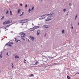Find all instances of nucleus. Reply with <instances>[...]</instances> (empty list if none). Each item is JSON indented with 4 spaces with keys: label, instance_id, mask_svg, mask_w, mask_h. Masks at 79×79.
<instances>
[{
    "label": "nucleus",
    "instance_id": "nucleus-1",
    "mask_svg": "<svg viewBox=\"0 0 79 79\" xmlns=\"http://www.w3.org/2000/svg\"><path fill=\"white\" fill-rule=\"evenodd\" d=\"M54 14H55L54 13H53L52 14H48L47 15H44L41 16V18H42V19H45L47 16H48V18L45 20V21H50V20L52 19H51V18H52V17H53Z\"/></svg>",
    "mask_w": 79,
    "mask_h": 79
},
{
    "label": "nucleus",
    "instance_id": "nucleus-2",
    "mask_svg": "<svg viewBox=\"0 0 79 79\" xmlns=\"http://www.w3.org/2000/svg\"><path fill=\"white\" fill-rule=\"evenodd\" d=\"M20 34L21 37H25L26 36V33L24 32H21Z\"/></svg>",
    "mask_w": 79,
    "mask_h": 79
},
{
    "label": "nucleus",
    "instance_id": "nucleus-3",
    "mask_svg": "<svg viewBox=\"0 0 79 79\" xmlns=\"http://www.w3.org/2000/svg\"><path fill=\"white\" fill-rule=\"evenodd\" d=\"M12 22V20H10L8 21H6V23L7 24H10V23H11Z\"/></svg>",
    "mask_w": 79,
    "mask_h": 79
},
{
    "label": "nucleus",
    "instance_id": "nucleus-4",
    "mask_svg": "<svg viewBox=\"0 0 79 79\" xmlns=\"http://www.w3.org/2000/svg\"><path fill=\"white\" fill-rule=\"evenodd\" d=\"M30 37L31 40H32V41H33L34 40V37H32V36H30Z\"/></svg>",
    "mask_w": 79,
    "mask_h": 79
},
{
    "label": "nucleus",
    "instance_id": "nucleus-5",
    "mask_svg": "<svg viewBox=\"0 0 79 79\" xmlns=\"http://www.w3.org/2000/svg\"><path fill=\"white\" fill-rule=\"evenodd\" d=\"M23 23H25L27 22V19L23 20Z\"/></svg>",
    "mask_w": 79,
    "mask_h": 79
},
{
    "label": "nucleus",
    "instance_id": "nucleus-6",
    "mask_svg": "<svg viewBox=\"0 0 79 79\" xmlns=\"http://www.w3.org/2000/svg\"><path fill=\"white\" fill-rule=\"evenodd\" d=\"M38 28H39V27L38 26H36L33 27V29H34V30H35V29H37Z\"/></svg>",
    "mask_w": 79,
    "mask_h": 79
},
{
    "label": "nucleus",
    "instance_id": "nucleus-7",
    "mask_svg": "<svg viewBox=\"0 0 79 79\" xmlns=\"http://www.w3.org/2000/svg\"><path fill=\"white\" fill-rule=\"evenodd\" d=\"M39 64V62L37 61H36V63L35 64H34V65H37V64Z\"/></svg>",
    "mask_w": 79,
    "mask_h": 79
},
{
    "label": "nucleus",
    "instance_id": "nucleus-8",
    "mask_svg": "<svg viewBox=\"0 0 79 79\" xmlns=\"http://www.w3.org/2000/svg\"><path fill=\"white\" fill-rule=\"evenodd\" d=\"M44 27L46 28V29H48V27L47 25H44Z\"/></svg>",
    "mask_w": 79,
    "mask_h": 79
},
{
    "label": "nucleus",
    "instance_id": "nucleus-9",
    "mask_svg": "<svg viewBox=\"0 0 79 79\" xmlns=\"http://www.w3.org/2000/svg\"><path fill=\"white\" fill-rule=\"evenodd\" d=\"M40 30H39L37 31V35H39V34H40Z\"/></svg>",
    "mask_w": 79,
    "mask_h": 79
},
{
    "label": "nucleus",
    "instance_id": "nucleus-10",
    "mask_svg": "<svg viewBox=\"0 0 79 79\" xmlns=\"http://www.w3.org/2000/svg\"><path fill=\"white\" fill-rule=\"evenodd\" d=\"M6 45H9V46H11V45L10 43H7L6 44Z\"/></svg>",
    "mask_w": 79,
    "mask_h": 79
},
{
    "label": "nucleus",
    "instance_id": "nucleus-11",
    "mask_svg": "<svg viewBox=\"0 0 79 79\" xmlns=\"http://www.w3.org/2000/svg\"><path fill=\"white\" fill-rule=\"evenodd\" d=\"M15 40L16 42H18L19 41H20L19 40H18V39L17 38H15Z\"/></svg>",
    "mask_w": 79,
    "mask_h": 79
},
{
    "label": "nucleus",
    "instance_id": "nucleus-12",
    "mask_svg": "<svg viewBox=\"0 0 79 79\" xmlns=\"http://www.w3.org/2000/svg\"><path fill=\"white\" fill-rule=\"evenodd\" d=\"M30 31H33L34 30V27L32 28H31L30 29Z\"/></svg>",
    "mask_w": 79,
    "mask_h": 79
},
{
    "label": "nucleus",
    "instance_id": "nucleus-13",
    "mask_svg": "<svg viewBox=\"0 0 79 79\" xmlns=\"http://www.w3.org/2000/svg\"><path fill=\"white\" fill-rule=\"evenodd\" d=\"M20 11H21V10H20V9H18V14H19V13H20Z\"/></svg>",
    "mask_w": 79,
    "mask_h": 79
},
{
    "label": "nucleus",
    "instance_id": "nucleus-14",
    "mask_svg": "<svg viewBox=\"0 0 79 79\" xmlns=\"http://www.w3.org/2000/svg\"><path fill=\"white\" fill-rule=\"evenodd\" d=\"M5 18V16H3L2 18L1 19V20H2V19H4V18Z\"/></svg>",
    "mask_w": 79,
    "mask_h": 79
},
{
    "label": "nucleus",
    "instance_id": "nucleus-15",
    "mask_svg": "<svg viewBox=\"0 0 79 79\" xmlns=\"http://www.w3.org/2000/svg\"><path fill=\"white\" fill-rule=\"evenodd\" d=\"M3 24H4V25H5V24H7L6 23V21L5 22L3 23Z\"/></svg>",
    "mask_w": 79,
    "mask_h": 79
},
{
    "label": "nucleus",
    "instance_id": "nucleus-16",
    "mask_svg": "<svg viewBox=\"0 0 79 79\" xmlns=\"http://www.w3.org/2000/svg\"><path fill=\"white\" fill-rule=\"evenodd\" d=\"M15 58H19V56H15Z\"/></svg>",
    "mask_w": 79,
    "mask_h": 79
},
{
    "label": "nucleus",
    "instance_id": "nucleus-17",
    "mask_svg": "<svg viewBox=\"0 0 79 79\" xmlns=\"http://www.w3.org/2000/svg\"><path fill=\"white\" fill-rule=\"evenodd\" d=\"M2 52L0 53V58H2Z\"/></svg>",
    "mask_w": 79,
    "mask_h": 79
},
{
    "label": "nucleus",
    "instance_id": "nucleus-18",
    "mask_svg": "<svg viewBox=\"0 0 79 79\" xmlns=\"http://www.w3.org/2000/svg\"><path fill=\"white\" fill-rule=\"evenodd\" d=\"M19 23H23V20L19 21Z\"/></svg>",
    "mask_w": 79,
    "mask_h": 79
},
{
    "label": "nucleus",
    "instance_id": "nucleus-19",
    "mask_svg": "<svg viewBox=\"0 0 79 79\" xmlns=\"http://www.w3.org/2000/svg\"><path fill=\"white\" fill-rule=\"evenodd\" d=\"M62 34H63V33H64V30H62Z\"/></svg>",
    "mask_w": 79,
    "mask_h": 79
},
{
    "label": "nucleus",
    "instance_id": "nucleus-20",
    "mask_svg": "<svg viewBox=\"0 0 79 79\" xmlns=\"http://www.w3.org/2000/svg\"><path fill=\"white\" fill-rule=\"evenodd\" d=\"M66 11V9H63V11L64 12H65V11Z\"/></svg>",
    "mask_w": 79,
    "mask_h": 79
},
{
    "label": "nucleus",
    "instance_id": "nucleus-21",
    "mask_svg": "<svg viewBox=\"0 0 79 79\" xmlns=\"http://www.w3.org/2000/svg\"><path fill=\"white\" fill-rule=\"evenodd\" d=\"M77 15H76L75 18V20H76L77 19Z\"/></svg>",
    "mask_w": 79,
    "mask_h": 79
},
{
    "label": "nucleus",
    "instance_id": "nucleus-22",
    "mask_svg": "<svg viewBox=\"0 0 79 79\" xmlns=\"http://www.w3.org/2000/svg\"><path fill=\"white\" fill-rule=\"evenodd\" d=\"M11 64H12V68H14V66L13 65V63H11Z\"/></svg>",
    "mask_w": 79,
    "mask_h": 79
},
{
    "label": "nucleus",
    "instance_id": "nucleus-23",
    "mask_svg": "<svg viewBox=\"0 0 79 79\" xmlns=\"http://www.w3.org/2000/svg\"><path fill=\"white\" fill-rule=\"evenodd\" d=\"M34 7L33 6V7H32L31 9V11H32V10H34Z\"/></svg>",
    "mask_w": 79,
    "mask_h": 79
},
{
    "label": "nucleus",
    "instance_id": "nucleus-24",
    "mask_svg": "<svg viewBox=\"0 0 79 79\" xmlns=\"http://www.w3.org/2000/svg\"><path fill=\"white\" fill-rule=\"evenodd\" d=\"M39 19H40V20H42V19H43L42 17L39 18Z\"/></svg>",
    "mask_w": 79,
    "mask_h": 79
},
{
    "label": "nucleus",
    "instance_id": "nucleus-25",
    "mask_svg": "<svg viewBox=\"0 0 79 79\" xmlns=\"http://www.w3.org/2000/svg\"><path fill=\"white\" fill-rule=\"evenodd\" d=\"M6 55L7 56H9V55L8 54V53L7 52Z\"/></svg>",
    "mask_w": 79,
    "mask_h": 79
},
{
    "label": "nucleus",
    "instance_id": "nucleus-26",
    "mask_svg": "<svg viewBox=\"0 0 79 79\" xmlns=\"http://www.w3.org/2000/svg\"><path fill=\"white\" fill-rule=\"evenodd\" d=\"M10 15H12V12H11V11H10Z\"/></svg>",
    "mask_w": 79,
    "mask_h": 79
},
{
    "label": "nucleus",
    "instance_id": "nucleus-27",
    "mask_svg": "<svg viewBox=\"0 0 79 79\" xmlns=\"http://www.w3.org/2000/svg\"><path fill=\"white\" fill-rule=\"evenodd\" d=\"M67 77L68 79H70V77H69V76H67Z\"/></svg>",
    "mask_w": 79,
    "mask_h": 79
},
{
    "label": "nucleus",
    "instance_id": "nucleus-28",
    "mask_svg": "<svg viewBox=\"0 0 79 79\" xmlns=\"http://www.w3.org/2000/svg\"><path fill=\"white\" fill-rule=\"evenodd\" d=\"M46 35H47V33H45L44 35L45 37H46Z\"/></svg>",
    "mask_w": 79,
    "mask_h": 79
},
{
    "label": "nucleus",
    "instance_id": "nucleus-29",
    "mask_svg": "<svg viewBox=\"0 0 79 79\" xmlns=\"http://www.w3.org/2000/svg\"><path fill=\"white\" fill-rule=\"evenodd\" d=\"M29 11L30 12V11H31V9H29Z\"/></svg>",
    "mask_w": 79,
    "mask_h": 79
},
{
    "label": "nucleus",
    "instance_id": "nucleus-30",
    "mask_svg": "<svg viewBox=\"0 0 79 79\" xmlns=\"http://www.w3.org/2000/svg\"><path fill=\"white\" fill-rule=\"evenodd\" d=\"M8 12H9L8 10H7L6 13V14H8Z\"/></svg>",
    "mask_w": 79,
    "mask_h": 79
},
{
    "label": "nucleus",
    "instance_id": "nucleus-31",
    "mask_svg": "<svg viewBox=\"0 0 79 79\" xmlns=\"http://www.w3.org/2000/svg\"><path fill=\"white\" fill-rule=\"evenodd\" d=\"M31 76H34V74H31Z\"/></svg>",
    "mask_w": 79,
    "mask_h": 79
},
{
    "label": "nucleus",
    "instance_id": "nucleus-32",
    "mask_svg": "<svg viewBox=\"0 0 79 79\" xmlns=\"http://www.w3.org/2000/svg\"><path fill=\"white\" fill-rule=\"evenodd\" d=\"M22 39H23V40H25V39H24V38H23V37H22Z\"/></svg>",
    "mask_w": 79,
    "mask_h": 79
},
{
    "label": "nucleus",
    "instance_id": "nucleus-33",
    "mask_svg": "<svg viewBox=\"0 0 79 79\" xmlns=\"http://www.w3.org/2000/svg\"><path fill=\"white\" fill-rule=\"evenodd\" d=\"M28 76H29V77H31V75H28Z\"/></svg>",
    "mask_w": 79,
    "mask_h": 79
},
{
    "label": "nucleus",
    "instance_id": "nucleus-34",
    "mask_svg": "<svg viewBox=\"0 0 79 79\" xmlns=\"http://www.w3.org/2000/svg\"><path fill=\"white\" fill-rule=\"evenodd\" d=\"M69 5L70 6H71V3H70Z\"/></svg>",
    "mask_w": 79,
    "mask_h": 79
},
{
    "label": "nucleus",
    "instance_id": "nucleus-35",
    "mask_svg": "<svg viewBox=\"0 0 79 79\" xmlns=\"http://www.w3.org/2000/svg\"><path fill=\"white\" fill-rule=\"evenodd\" d=\"M27 5H26L25 6L26 8L27 7Z\"/></svg>",
    "mask_w": 79,
    "mask_h": 79
},
{
    "label": "nucleus",
    "instance_id": "nucleus-36",
    "mask_svg": "<svg viewBox=\"0 0 79 79\" xmlns=\"http://www.w3.org/2000/svg\"><path fill=\"white\" fill-rule=\"evenodd\" d=\"M71 28H72V29H73V27H72Z\"/></svg>",
    "mask_w": 79,
    "mask_h": 79
},
{
    "label": "nucleus",
    "instance_id": "nucleus-37",
    "mask_svg": "<svg viewBox=\"0 0 79 79\" xmlns=\"http://www.w3.org/2000/svg\"><path fill=\"white\" fill-rule=\"evenodd\" d=\"M23 15H20V16H22Z\"/></svg>",
    "mask_w": 79,
    "mask_h": 79
},
{
    "label": "nucleus",
    "instance_id": "nucleus-38",
    "mask_svg": "<svg viewBox=\"0 0 79 79\" xmlns=\"http://www.w3.org/2000/svg\"><path fill=\"white\" fill-rule=\"evenodd\" d=\"M10 44H13V43H12V42L10 43Z\"/></svg>",
    "mask_w": 79,
    "mask_h": 79
},
{
    "label": "nucleus",
    "instance_id": "nucleus-39",
    "mask_svg": "<svg viewBox=\"0 0 79 79\" xmlns=\"http://www.w3.org/2000/svg\"><path fill=\"white\" fill-rule=\"evenodd\" d=\"M20 6H22V4H20Z\"/></svg>",
    "mask_w": 79,
    "mask_h": 79
},
{
    "label": "nucleus",
    "instance_id": "nucleus-40",
    "mask_svg": "<svg viewBox=\"0 0 79 79\" xmlns=\"http://www.w3.org/2000/svg\"><path fill=\"white\" fill-rule=\"evenodd\" d=\"M24 61H26V60L25 59L24 60Z\"/></svg>",
    "mask_w": 79,
    "mask_h": 79
},
{
    "label": "nucleus",
    "instance_id": "nucleus-41",
    "mask_svg": "<svg viewBox=\"0 0 79 79\" xmlns=\"http://www.w3.org/2000/svg\"><path fill=\"white\" fill-rule=\"evenodd\" d=\"M24 63H26V62H24Z\"/></svg>",
    "mask_w": 79,
    "mask_h": 79
},
{
    "label": "nucleus",
    "instance_id": "nucleus-42",
    "mask_svg": "<svg viewBox=\"0 0 79 79\" xmlns=\"http://www.w3.org/2000/svg\"><path fill=\"white\" fill-rule=\"evenodd\" d=\"M23 13H24V12H23L22 13V14H23Z\"/></svg>",
    "mask_w": 79,
    "mask_h": 79
},
{
    "label": "nucleus",
    "instance_id": "nucleus-43",
    "mask_svg": "<svg viewBox=\"0 0 79 79\" xmlns=\"http://www.w3.org/2000/svg\"><path fill=\"white\" fill-rule=\"evenodd\" d=\"M22 25H23V23L22 24Z\"/></svg>",
    "mask_w": 79,
    "mask_h": 79
},
{
    "label": "nucleus",
    "instance_id": "nucleus-44",
    "mask_svg": "<svg viewBox=\"0 0 79 79\" xmlns=\"http://www.w3.org/2000/svg\"><path fill=\"white\" fill-rule=\"evenodd\" d=\"M10 26V25H9V26Z\"/></svg>",
    "mask_w": 79,
    "mask_h": 79
},
{
    "label": "nucleus",
    "instance_id": "nucleus-45",
    "mask_svg": "<svg viewBox=\"0 0 79 79\" xmlns=\"http://www.w3.org/2000/svg\"><path fill=\"white\" fill-rule=\"evenodd\" d=\"M28 41H29V40H28Z\"/></svg>",
    "mask_w": 79,
    "mask_h": 79
},
{
    "label": "nucleus",
    "instance_id": "nucleus-46",
    "mask_svg": "<svg viewBox=\"0 0 79 79\" xmlns=\"http://www.w3.org/2000/svg\"><path fill=\"white\" fill-rule=\"evenodd\" d=\"M28 41H29V40H28Z\"/></svg>",
    "mask_w": 79,
    "mask_h": 79
},
{
    "label": "nucleus",
    "instance_id": "nucleus-47",
    "mask_svg": "<svg viewBox=\"0 0 79 79\" xmlns=\"http://www.w3.org/2000/svg\"><path fill=\"white\" fill-rule=\"evenodd\" d=\"M42 0H41V1H42Z\"/></svg>",
    "mask_w": 79,
    "mask_h": 79
}]
</instances>
